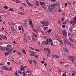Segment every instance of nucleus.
I'll list each match as a JSON object with an SVG mask.
<instances>
[{"instance_id": "nucleus-20", "label": "nucleus", "mask_w": 76, "mask_h": 76, "mask_svg": "<svg viewBox=\"0 0 76 76\" xmlns=\"http://www.w3.org/2000/svg\"><path fill=\"white\" fill-rule=\"evenodd\" d=\"M18 14L19 15H23L24 13L22 12H18Z\"/></svg>"}, {"instance_id": "nucleus-25", "label": "nucleus", "mask_w": 76, "mask_h": 76, "mask_svg": "<svg viewBox=\"0 0 76 76\" xmlns=\"http://www.w3.org/2000/svg\"><path fill=\"white\" fill-rule=\"evenodd\" d=\"M69 40L70 41H71L72 42H74V40L72 39L71 38H69Z\"/></svg>"}, {"instance_id": "nucleus-46", "label": "nucleus", "mask_w": 76, "mask_h": 76, "mask_svg": "<svg viewBox=\"0 0 76 76\" xmlns=\"http://www.w3.org/2000/svg\"><path fill=\"white\" fill-rule=\"evenodd\" d=\"M22 66H20V70L21 71H22Z\"/></svg>"}, {"instance_id": "nucleus-26", "label": "nucleus", "mask_w": 76, "mask_h": 76, "mask_svg": "<svg viewBox=\"0 0 76 76\" xmlns=\"http://www.w3.org/2000/svg\"><path fill=\"white\" fill-rule=\"evenodd\" d=\"M30 72V70H29V69H28L26 72L27 73H29Z\"/></svg>"}, {"instance_id": "nucleus-2", "label": "nucleus", "mask_w": 76, "mask_h": 76, "mask_svg": "<svg viewBox=\"0 0 76 76\" xmlns=\"http://www.w3.org/2000/svg\"><path fill=\"white\" fill-rule=\"evenodd\" d=\"M40 23L42 25H44V26H48L49 25V23L47 21H42L40 22Z\"/></svg>"}, {"instance_id": "nucleus-44", "label": "nucleus", "mask_w": 76, "mask_h": 76, "mask_svg": "<svg viewBox=\"0 0 76 76\" xmlns=\"http://www.w3.org/2000/svg\"><path fill=\"white\" fill-rule=\"evenodd\" d=\"M66 43L67 44H68V45H70V42H66Z\"/></svg>"}, {"instance_id": "nucleus-64", "label": "nucleus", "mask_w": 76, "mask_h": 76, "mask_svg": "<svg viewBox=\"0 0 76 76\" xmlns=\"http://www.w3.org/2000/svg\"><path fill=\"white\" fill-rule=\"evenodd\" d=\"M29 63H30V64H32V60H31L30 61H29Z\"/></svg>"}, {"instance_id": "nucleus-6", "label": "nucleus", "mask_w": 76, "mask_h": 76, "mask_svg": "<svg viewBox=\"0 0 76 76\" xmlns=\"http://www.w3.org/2000/svg\"><path fill=\"white\" fill-rule=\"evenodd\" d=\"M11 31H12V34H15V30L14 28H11Z\"/></svg>"}, {"instance_id": "nucleus-42", "label": "nucleus", "mask_w": 76, "mask_h": 76, "mask_svg": "<svg viewBox=\"0 0 76 76\" xmlns=\"http://www.w3.org/2000/svg\"><path fill=\"white\" fill-rule=\"evenodd\" d=\"M5 56H7L9 54V53L8 52H7V53H5Z\"/></svg>"}, {"instance_id": "nucleus-18", "label": "nucleus", "mask_w": 76, "mask_h": 76, "mask_svg": "<svg viewBox=\"0 0 76 76\" xmlns=\"http://www.w3.org/2000/svg\"><path fill=\"white\" fill-rule=\"evenodd\" d=\"M7 47H12V45L9 44L7 45Z\"/></svg>"}, {"instance_id": "nucleus-31", "label": "nucleus", "mask_w": 76, "mask_h": 76, "mask_svg": "<svg viewBox=\"0 0 76 76\" xmlns=\"http://www.w3.org/2000/svg\"><path fill=\"white\" fill-rule=\"evenodd\" d=\"M18 73H20V74H22V72H21L20 70L18 71Z\"/></svg>"}, {"instance_id": "nucleus-30", "label": "nucleus", "mask_w": 76, "mask_h": 76, "mask_svg": "<svg viewBox=\"0 0 76 76\" xmlns=\"http://www.w3.org/2000/svg\"><path fill=\"white\" fill-rule=\"evenodd\" d=\"M36 55V53L34 52L33 53V56H35Z\"/></svg>"}, {"instance_id": "nucleus-59", "label": "nucleus", "mask_w": 76, "mask_h": 76, "mask_svg": "<svg viewBox=\"0 0 76 76\" xmlns=\"http://www.w3.org/2000/svg\"><path fill=\"white\" fill-rule=\"evenodd\" d=\"M51 46H53V42H51Z\"/></svg>"}, {"instance_id": "nucleus-15", "label": "nucleus", "mask_w": 76, "mask_h": 76, "mask_svg": "<svg viewBox=\"0 0 76 76\" xmlns=\"http://www.w3.org/2000/svg\"><path fill=\"white\" fill-rule=\"evenodd\" d=\"M21 50L22 51L23 53L24 54H26V52H25V50H24V49Z\"/></svg>"}, {"instance_id": "nucleus-8", "label": "nucleus", "mask_w": 76, "mask_h": 76, "mask_svg": "<svg viewBox=\"0 0 76 76\" xmlns=\"http://www.w3.org/2000/svg\"><path fill=\"white\" fill-rule=\"evenodd\" d=\"M73 23L74 24H75L76 23V17L73 18Z\"/></svg>"}, {"instance_id": "nucleus-47", "label": "nucleus", "mask_w": 76, "mask_h": 76, "mask_svg": "<svg viewBox=\"0 0 76 76\" xmlns=\"http://www.w3.org/2000/svg\"><path fill=\"white\" fill-rule=\"evenodd\" d=\"M15 75L16 76H19V75H18V73H17V72H15Z\"/></svg>"}, {"instance_id": "nucleus-28", "label": "nucleus", "mask_w": 76, "mask_h": 76, "mask_svg": "<svg viewBox=\"0 0 76 76\" xmlns=\"http://www.w3.org/2000/svg\"><path fill=\"white\" fill-rule=\"evenodd\" d=\"M33 61L35 63V65L36 66V65H37V62H36V61H35V60H33Z\"/></svg>"}, {"instance_id": "nucleus-58", "label": "nucleus", "mask_w": 76, "mask_h": 76, "mask_svg": "<svg viewBox=\"0 0 76 76\" xmlns=\"http://www.w3.org/2000/svg\"><path fill=\"white\" fill-rule=\"evenodd\" d=\"M17 53L19 55H20L21 54V53L18 52H17Z\"/></svg>"}, {"instance_id": "nucleus-9", "label": "nucleus", "mask_w": 76, "mask_h": 76, "mask_svg": "<svg viewBox=\"0 0 76 76\" xmlns=\"http://www.w3.org/2000/svg\"><path fill=\"white\" fill-rule=\"evenodd\" d=\"M39 3L40 5H44L45 4V3L44 2H42L41 1H39Z\"/></svg>"}, {"instance_id": "nucleus-54", "label": "nucleus", "mask_w": 76, "mask_h": 76, "mask_svg": "<svg viewBox=\"0 0 76 76\" xmlns=\"http://www.w3.org/2000/svg\"><path fill=\"white\" fill-rule=\"evenodd\" d=\"M22 4L23 6H26V4H25V3H22Z\"/></svg>"}, {"instance_id": "nucleus-51", "label": "nucleus", "mask_w": 76, "mask_h": 76, "mask_svg": "<svg viewBox=\"0 0 76 76\" xmlns=\"http://www.w3.org/2000/svg\"><path fill=\"white\" fill-rule=\"evenodd\" d=\"M44 29L45 30H46V29H47V27H45L44 28Z\"/></svg>"}, {"instance_id": "nucleus-35", "label": "nucleus", "mask_w": 76, "mask_h": 76, "mask_svg": "<svg viewBox=\"0 0 76 76\" xmlns=\"http://www.w3.org/2000/svg\"><path fill=\"white\" fill-rule=\"evenodd\" d=\"M14 23V21H12V22L10 23L9 25H13Z\"/></svg>"}, {"instance_id": "nucleus-36", "label": "nucleus", "mask_w": 76, "mask_h": 76, "mask_svg": "<svg viewBox=\"0 0 76 76\" xmlns=\"http://www.w3.org/2000/svg\"><path fill=\"white\" fill-rule=\"evenodd\" d=\"M44 42H45V41H43L41 43V45H44Z\"/></svg>"}, {"instance_id": "nucleus-40", "label": "nucleus", "mask_w": 76, "mask_h": 76, "mask_svg": "<svg viewBox=\"0 0 76 76\" xmlns=\"http://www.w3.org/2000/svg\"><path fill=\"white\" fill-rule=\"evenodd\" d=\"M30 26L31 28H34V25H33V24H31Z\"/></svg>"}, {"instance_id": "nucleus-56", "label": "nucleus", "mask_w": 76, "mask_h": 76, "mask_svg": "<svg viewBox=\"0 0 76 76\" xmlns=\"http://www.w3.org/2000/svg\"><path fill=\"white\" fill-rule=\"evenodd\" d=\"M35 51H38V52H39V50L37 49H35Z\"/></svg>"}, {"instance_id": "nucleus-17", "label": "nucleus", "mask_w": 76, "mask_h": 76, "mask_svg": "<svg viewBox=\"0 0 76 76\" xmlns=\"http://www.w3.org/2000/svg\"><path fill=\"white\" fill-rule=\"evenodd\" d=\"M28 5L29 6H31L32 7H33V4H32L28 3Z\"/></svg>"}, {"instance_id": "nucleus-52", "label": "nucleus", "mask_w": 76, "mask_h": 76, "mask_svg": "<svg viewBox=\"0 0 76 76\" xmlns=\"http://www.w3.org/2000/svg\"><path fill=\"white\" fill-rule=\"evenodd\" d=\"M4 69H5V70H9V69L7 68H4Z\"/></svg>"}, {"instance_id": "nucleus-37", "label": "nucleus", "mask_w": 76, "mask_h": 76, "mask_svg": "<svg viewBox=\"0 0 76 76\" xmlns=\"http://www.w3.org/2000/svg\"><path fill=\"white\" fill-rule=\"evenodd\" d=\"M62 27L63 28H66V26H65V25H63Z\"/></svg>"}, {"instance_id": "nucleus-12", "label": "nucleus", "mask_w": 76, "mask_h": 76, "mask_svg": "<svg viewBox=\"0 0 76 76\" xmlns=\"http://www.w3.org/2000/svg\"><path fill=\"white\" fill-rule=\"evenodd\" d=\"M23 40L24 42H27L26 39H25V37H24V38H23Z\"/></svg>"}, {"instance_id": "nucleus-11", "label": "nucleus", "mask_w": 76, "mask_h": 76, "mask_svg": "<svg viewBox=\"0 0 76 76\" xmlns=\"http://www.w3.org/2000/svg\"><path fill=\"white\" fill-rule=\"evenodd\" d=\"M32 20L31 19H30V21L29 22V24L30 25H32Z\"/></svg>"}, {"instance_id": "nucleus-34", "label": "nucleus", "mask_w": 76, "mask_h": 76, "mask_svg": "<svg viewBox=\"0 0 76 76\" xmlns=\"http://www.w3.org/2000/svg\"><path fill=\"white\" fill-rule=\"evenodd\" d=\"M23 76H26V74H25V71L23 72Z\"/></svg>"}, {"instance_id": "nucleus-60", "label": "nucleus", "mask_w": 76, "mask_h": 76, "mask_svg": "<svg viewBox=\"0 0 76 76\" xmlns=\"http://www.w3.org/2000/svg\"><path fill=\"white\" fill-rule=\"evenodd\" d=\"M64 41H67V38H64Z\"/></svg>"}, {"instance_id": "nucleus-48", "label": "nucleus", "mask_w": 76, "mask_h": 76, "mask_svg": "<svg viewBox=\"0 0 76 76\" xmlns=\"http://www.w3.org/2000/svg\"><path fill=\"white\" fill-rule=\"evenodd\" d=\"M72 76H75V74L74 73H72Z\"/></svg>"}, {"instance_id": "nucleus-33", "label": "nucleus", "mask_w": 76, "mask_h": 76, "mask_svg": "<svg viewBox=\"0 0 76 76\" xmlns=\"http://www.w3.org/2000/svg\"><path fill=\"white\" fill-rule=\"evenodd\" d=\"M32 40L33 41H35V38L34 37H32Z\"/></svg>"}, {"instance_id": "nucleus-14", "label": "nucleus", "mask_w": 76, "mask_h": 76, "mask_svg": "<svg viewBox=\"0 0 76 76\" xmlns=\"http://www.w3.org/2000/svg\"><path fill=\"white\" fill-rule=\"evenodd\" d=\"M33 35L34 36L37 38V35L36 34H35L34 33H33Z\"/></svg>"}, {"instance_id": "nucleus-43", "label": "nucleus", "mask_w": 76, "mask_h": 76, "mask_svg": "<svg viewBox=\"0 0 76 76\" xmlns=\"http://www.w3.org/2000/svg\"><path fill=\"white\" fill-rule=\"evenodd\" d=\"M69 31H70V32H72V27H70L69 28Z\"/></svg>"}, {"instance_id": "nucleus-3", "label": "nucleus", "mask_w": 76, "mask_h": 76, "mask_svg": "<svg viewBox=\"0 0 76 76\" xmlns=\"http://www.w3.org/2000/svg\"><path fill=\"white\" fill-rule=\"evenodd\" d=\"M62 32L63 35H64L65 37H67V33L66 32V30H63L62 31Z\"/></svg>"}, {"instance_id": "nucleus-5", "label": "nucleus", "mask_w": 76, "mask_h": 76, "mask_svg": "<svg viewBox=\"0 0 76 76\" xmlns=\"http://www.w3.org/2000/svg\"><path fill=\"white\" fill-rule=\"evenodd\" d=\"M68 58H69V60H74V59L75 58V57L72 56H69Z\"/></svg>"}, {"instance_id": "nucleus-50", "label": "nucleus", "mask_w": 76, "mask_h": 76, "mask_svg": "<svg viewBox=\"0 0 76 76\" xmlns=\"http://www.w3.org/2000/svg\"><path fill=\"white\" fill-rule=\"evenodd\" d=\"M66 41H65V40H64V44H65V45H66Z\"/></svg>"}, {"instance_id": "nucleus-32", "label": "nucleus", "mask_w": 76, "mask_h": 76, "mask_svg": "<svg viewBox=\"0 0 76 76\" xmlns=\"http://www.w3.org/2000/svg\"><path fill=\"white\" fill-rule=\"evenodd\" d=\"M49 41L50 42H53V40H52V39L50 38L49 40Z\"/></svg>"}, {"instance_id": "nucleus-13", "label": "nucleus", "mask_w": 76, "mask_h": 76, "mask_svg": "<svg viewBox=\"0 0 76 76\" xmlns=\"http://www.w3.org/2000/svg\"><path fill=\"white\" fill-rule=\"evenodd\" d=\"M15 2L17 3H20V1H18V0H15Z\"/></svg>"}, {"instance_id": "nucleus-23", "label": "nucleus", "mask_w": 76, "mask_h": 76, "mask_svg": "<svg viewBox=\"0 0 76 76\" xmlns=\"http://www.w3.org/2000/svg\"><path fill=\"white\" fill-rule=\"evenodd\" d=\"M66 75H67L66 73V72H64L63 73L62 76H66Z\"/></svg>"}, {"instance_id": "nucleus-29", "label": "nucleus", "mask_w": 76, "mask_h": 76, "mask_svg": "<svg viewBox=\"0 0 76 76\" xmlns=\"http://www.w3.org/2000/svg\"><path fill=\"white\" fill-rule=\"evenodd\" d=\"M47 32L48 33H50V32H51V29H49L47 31Z\"/></svg>"}, {"instance_id": "nucleus-4", "label": "nucleus", "mask_w": 76, "mask_h": 76, "mask_svg": "<svg viewBox=\"0 0 76 76\" xmlns=\"http://www.w3.org/2000/svg\"><path fill=\"white\" fill-rule=\"evenodd\" d=\"M52 56L53 57H55V58H59V56L57 55V54H52Z\"/></svg>"}, {"instance_id": "nucleus-45", "label": "nucleus", "mask_w": 76, "mask_h": 76, "mask_svg": "<svg viewBox=\"0 0 76 76\" xmlns=\"http://www.w3.org/2000/svg\"><path fill=\"white\" fill-rule=\"evenodd\" d=\"M18 29L19 31H21V30H22V29L21 28H20V27H18Z\"/></svg>"}, {"instance_id": "nucleus-49", "label": "nucleus", "mask_w": 76, "mask_h": 76, "mask_svg": "<svg viewBox=\"0 0 76 76\" xmlns=\"http://www.w3.org/2000/svg\"><path fill=\"white\" fill-rule=\"evenodd\" d=\"M73 20H71L70 22V23H71V24H72L73 23Z\"/></svg>"}, {"instance_id": "nucleus-39", "label": "nucleus", "mask_w": 76, "mask_h": 76, "mask_svg": "<svg viewBox=\"0 0 76 76\" xmlns=\"http://www.w3.org/2000/svg\"><path fill=\"white\" fill-rule=\"evenodd\" d=\"M29 48H30V49H31V50H34V48H32V47H29Z\"/></svg>"}, {"instance_id": "nucleus-7", "label": "nucleus", "mask_w": 76, "mask_h": 76, "mask_svg": "<svg viewBox=\"0 0 76 76\" xmlns=\"http://www.w3.org/2000/svg\"><path fill=\"white\" fill-rule=\"evenodd\" d=\"M49 39L48 38L46 39V40L45 41V44L46 45H47L48 44V42H49Z\"/></svg>"}, {"instance_id": "nucleus-27", "label": "nucleus", "mask_w": 76, "mask_h": 76, "mask_svg": "<svg viewBox=\"0 0 76 76\" xmlns=\"http://www.w3.org/2000/svg\"><path fill=\"white\" fill-rule=\"evenodd\" d=\"M27 39H28V40H31V37L29 36H28L27 37Z\"/></svg>"}, {"instance_id": "nucleus-57", "label": "nucleus", "mask_w": 76, "mask_h": 76, "mask_svg": "<svg viewBox=\"0 0 76 76\" xmlns=\"http://www.w3.org/2000/svg\"><path fill=\"white\" fill-rule=\"evenodd\" d=\"M41 62L42 64H44V63H45V62H44L43 61H41Z\"/></svg>"}, {"instance_id": "nucleus-53", "label": "nucleus", "mask_w": 76, "mask_h": 76, "mask_svg": "<svg viewBox=\"0 0 76 76\" xmlns=\"http://www.w3.org/2000/svg\"><path fill=\"white\" fill-rule=\"evenodd\" d=\"M65 7H67V3H65Z\"/></svg>"}, {"instance_id": "nucleus-63", "label": "nucleus", "mask_w": 76, "mask_h": 76, "mask_svg": "<svg viewBox=\"0 0 76 76\" xmlns=\"http://www.w3.org/2000/svg\"><path fill=\"white\" fill-rule=\"evenodd\" d=\"M7 64L8 65H9L10 64V62H7Z\"/></svg>"}, {"instance_id": "nucleus-24", "label": "nucleus", "mask_w": 76, "mask_h": 76, "mask_svg": "<svg viewBox=\"0 0 76 76\" xmlns=\"http://www.w3.org/2000/svg\"><path fill=\"white\" fill-rule=\"evenodd\" d=\"M42 8H43V9L45 10V9H46V8H45V5H44V6L43 5H42Z\"/></svg>"}, {"instance_id": "nucleus-41", "label": "nucleus", "mask_w": 76, "mask_h": 76, "mask_svg": "<svg viewBox=\"0 0 76 76\" xmlns=\"http://www.w3.org/2000/svg\"><path fill=\"white\" fill-rule=\"evenodd\" d=\"M4 8L5 9H8V7L6 6H4Z\"/></svg>"}, {"instance_id": "nucleus-19", "label": "nucleus", "mask_w": 76, "mask_h": 76, "mask_svg": "<svg viewBox=\"0 0 76 76\" xmlns=\"http://www.w3.org/2000/svg\"><path fill=\"white\" fill-rule=\"evenodd\" d=\"M60 44L62 45H63V41L61 40H60L59 41Z\"/></svg>"}, {"instance_id": "nucleus-16", "label": "nucleus", "mask_w": 76, "mask_h": 76, "mask_svg": "<svg viewBox=\"0 0 76 76\" xmlns=\"http://www.w3.org/2000/svg\"><path fill=\"white\" fill-rule=\"evenodd\" d=\"M9 11L11 12H15V10L12 9L11 8H10L9 9Z\"/></svg>"}, {"instance_id": "nucleus-22", "label": "nucleus", "mask_w": 76, "mask_h": 76, "mask_svg": "<svg viewBox=\"0 0 76 76\" xmlns=\"http://www.w3.org/2000/svg\"><path fill=\"white\" fill-rule=\"evenodd\" d=\"M8 53H9V54H11L12 53V51L10 50H8Z\"/></svg>"}, {"instance_id": "nucleus-61", "label": "nucleus", "mask_w": 76, "mask_h": 76, "mask_svg": "<svg viewBox=\"0 0 76 76\" xmlns=\"http://www.w3.org/2000/svg\"><path fill=\"white\" fill-rule=\"evenodd\" d=\"M6 51H8V50H9V49L8 48H6Z\"/></svg>"}, {"instance_id": "nucleus-1", "label": "nucleus", "mask_w": 76, "mask_h": 76, "mask_svg": "<svg viewBox=\"0 0 76 76\" xmlns=\"http://www.w3.org/2000/svg\"><path fill=\"white\" fill-rule=\"evenodd\" d=\"M57 6V3H56L53 4L51 5H50L48 7L49 10L52 11L55 9V8Z\"/></svg>"}, {"instance_id": "nucleus-38", "label": "nucleus", "mask_w": 76, "mask_h": 76, "mask_svg": "<svg viewBox=\"0 0 76 76\" xmlns=\"http://www.w3.org/2000/svg\"><path fill=\"white\" fill-rule=\"evenodd\" d=\"M33 30L34 31V32H36V33H38L37 31L36 30H34V29H33Z\"/></svg>"}, {"instance_id": "nucleus-62", "label": "nucleus", "mask_w": 76, "mask_h": 76, "mask_svg": "<svg viewBox=\"0 0 76 76\" xmlns=\"http://www.w3.org/2000/svg\"><path fill=\"white\" fill-rule=\"evenodd\" d=\"M61 20L62 21H64V18H61Z\"/></svg>"}, {"instance_id": "nucleus-55", "label": "nucleus", "mask_w": 76, "mask_h": 76, "mask_svg": "<svg viewBox=\"0 0 76 76\" xmlns=\"http://www.w3.org/2000/svg\"><path fill=\"white\" fill-rule=\"evenodd\" d=\"M70 35H71V34H70V33H69L68 34V37H70Z\"/></svg>"}, {"instance_id": "nucleus-10", "label": "nucleus", "mask_w": 76, "mask_h": 76, "mask_svg": "<svg viewBox=\"0 0 76 76\" xmlns=\"http://www.w3.org/2000/svg\"><path fill=\"white\" fill-rule=\"evenodd\" d=\"M0 50L1 51H4L5 50V49L3 48L2 46H0Z\"/></svg>"}, {"instance_id": "nucleus-21", "label": "nucleus", "mask_w": 76, "mask_h": 76, "mask_svg": "<svg viewBox=\"0 0 76 76\" xmlns=\"http://www.w3.org/2000/svg\"><path fill=\"white\" fill-rule=\"evenodd\" d=\"M44 50H45V51H48V50H49V48H44Z\"/></svg>"}]
</instances>
